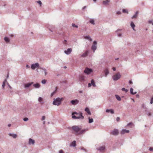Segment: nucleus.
<instances>
[{"label":"nucleus","instance_id":"37998d69","mask_svg":"<svg viewBox=\"0 0 153 153\" xmlns=\"http://www.w3.org/2000/svg\"><path fill=\"white\" fill-rule=\"evenodd\" d=\"M123 13H128V11L127 10H122Z\"/></svg>","mask_w":153,"mask_h":153},{"label":"nucleus","instance_id":"f03ea898","mask_svg":"<svg viewBox=\"0 0 153 153\" xmlns=\"http://www.w3.org/2000/svg\"><path fill=\"white\" fill-rule=\"evenodd\" d=\"M63 100V98L57 97L56 98H54L53 99L52 104L54 105L59 106L61 104Z\"/></svg>","mask_w":153,"mask_h":153},{"label":"nucleus","instance_id":"a19ab883","mask_svg":"<svg viewBox=\"0 0 153 153\" xmlns=\"http://www.w3.org/2000/svg\"><path fill=\"white\" fill-rule=\"evenodd\" d=\"M72 27H75L76 28L78 27V26H77V25H76L74 23L72 24Z\"/></svg>","mask_w":153,"mask_h":153},{"label":"nucleus","instance_id":"bb28decb","mask_svg":"<svg viewBox=\"0 0 153 153\" xmlns=\"http://www.w3.org/2000/svg\"><path fill=\"white\" fill-rule=\"evenodd\" d=\"M89 22L92 25H95V21L94 19H91L89 20Z\"/></svg>","mask_w":153,"mask_h":153},{"label":"nucleus","instance_id":"5fc2aeb1","mask_svg":"<svg viewBox=\"0 0 153 153\" xmlns=\"http://www.w3.org/2000/svg\"><path fill=\"white\" fill-rule=\"evenodd\" d=\"M119 120H120V118L119 117H117V118H116V121L117 122H118L119 121Z\"/></svg>","mask_w":153,"mask_h":153},{"label":"nucleus","instance_id":"9b49d317","mask_svg":"<svg viewBox=\"0 0 153 153\" xmlns=\"http://www.w3.org/2000/svg\"><path fill=\"white\" fill-rule=\"evenodd\" d=\"M35 143V141L33 139H32L31 138H30L28 141V144L30 145H33Z\"/></svg>","mask_w":153,"mask_h":153},{"label":"nucleus","instance_id":"79ce46f5","mask_svg":"<svg viewBox=\"0 0 153 153\" xmlns=\"http://www.w3.org/2000/svg\"><path fill=\"white\" fill-rule=\"evenodd\" d=\"M56 93V91H54L53 92H52V93H51V97H53V96Z\"/></svg>","mask_w":153,"mask_h":153},{"label":"nucleus","instance_id":"8fccbe9b","mask_svg":"<svg viewBox=\"0 0 153 153\" xmlns=\"http://www.w3.org/2000/svg\"><path fill=\"white\" fill-rule=\"evenodd\" d=\"M45 117L44 116H43L42 117V119H41V120L43 121L45 120Z\"/></svg>","mask_w":153,"mask_h":153},{"label":"nucleus","instance_id":"9d476101","mask_svg":"<svg viewBox=\"0 0 153 153\" xmlns=\"http://www.w3.org/2000/svg\"><path fill=\"white\" fill-rule=\"evenodd\" d=\"M118 130L117 129H114L111 132V134L114 136H117L118 134Z\"/></svg>","mask_w":153,"mask_h":153},{"label":"nucleus","instance_id":"a18cd8bd","mask_svg":"<svg viewBox=\"0 0 153 153\" xmlns=\"http://www.w3.org/2000/svg\"><path fill=\"white\" fill-rule=\"evenodd\" d=\"M28 120V119L27 117L24 118L23 119V120L25 121H27Z\"/></svg>","mask_w":153,"mask_h":153},{"label":"nucleus","instance_id":"f3484780","mask_svg":"<svg viewBox=\"0 0 153 153\" xmlns=\"http://www.w3.org/2000/svg\"><path fill=\"white\" fill-rule=\"evenodd\" d=\"M79 80L81 82H84L85 80V76L84 75H80L79 77Z\"/></svg>","mask_w":153,"mask_h":153},{"label":"nucleus","instance_id":"e2e57ef3","mask_svg":"<svg viewBox=\"0 0 153 153\" xmlns=\"http://www.w3.org/2000/svg\"><path fill=\"white\" fill-rule=\"evenodd\" d=\"M112 69H113L114 71H116V68L115 67H113V68H112Z\"/></svg>","mask_w":153,"mask_h":153},{"label":"nucleus","instance_id":"864d4df0","mask_svg":"<svg viewBox=\"0 0 153 153\" xmlns=\"http://www.w3.org/2000/svg\"><path fill=\"white\" fill-rule=\"evenodd\" d=\"M149 150L150 151H153V148L152 147H150L149 149Z\"/></svg>","mask_w":153,"mask_h":153},{"label":"nucleus","instance_id":"6ab92c4d","mask_svg":"<svg viewBox=\"0 0 153 153\" xmlns=\"http://www.w3.org/2000/svg\"><path fill=\"white\" fill-rule=\"evenodd\" d=\"M33 84V82H31L30 83H28L26 84H25L24 85V87L25 88H27Z\"/></svg>","mask_w":153,"mask_h":153},{"label":"nucleus","instance_id":"4be33fe9","mask_svg":"<svg viewBox=\"0 0 153 153\" xmlns=\"http://www.w3.org/2000/svg\"><path fill=\"white\" fill-rule=\"evenodd\" d=\"M40 69L43 70V71H44V74H45V76H46L48 74V73L47 72L46 69L44 68H40Z\"/></svg>","mask_w":153,"mask_h":153},{"label":"nucleus","instance_id":"c756f323","mask_svg":"<svg viewBox=\"0 0 153 153\" xmlns=\"http://www.w3.org/2000/svg\"><path fill=\"white\" fill-rule=\"evenodd\" d=\"M97 150H99L100 151H103L105 149V147L103 146H101L98 149H97Z\"/></svg>","mask_w":153,"mask_h":153},{"label":"nucleus","instance_id":"6e6552de","mask_svg":"<svg viewBox=\"0 0 153 153\" xmlns=\"http://www.w3.org/2000/svg\"><path fill=\"white\" fill-rule=\"evenodd\" d=\"M72 128L74 131L75 132V133H78V131H79L81 130V128H79V127L76 126H74L72 127Z\"/></svg>","mask_w":153,"mask_h":153},{"label":"nucleus","instance_id":"39448f33","mask_svg":"<svg viewBox=\"0 0 153 153\" xmlns=\"http://www.w3.org/2000/svg\"><path fill=\"white\" fill-rule=\"evenodd\" d=\"M97 43L96 41H94L93 42V44L91 47V49L93 50V52L94 53L95 51L97 49Z\"/></svg>","mask_w":153,"mask_h":153},{"label":"nucleus","instance_id":"2f4dec72","mask_svg":"<svg viewBox=\"0 0 153 153\" xmlns=\"http://www.w3.org/2000/svg\"><path fill=\"white\" fill-rule=\"evenodd\" d=\"M88 123H91L93 122V119L92 118H91L90 117H88Z\"/></svg>","mask_w":153,"mask_h":153},{"label":"nucleus","instance_id":"2eb2a0df","mask_svg":"<svg viewBox=\"0 0 153 153\" xmlns=\"http://www.w3.org/2000/svg\"><path fill=\"white\" fill-rule=\"evenodd\" d=\"M129 132V130H127L126 129H123L121 131V134H123L126 133H128Z\"/></svg>","mask_w":153,"mask_h":153},{"label":"nucleus","instance_id":"774afa93","mask_svg":"<svg viewBox=\"0 0 153 153\" xmlns=\"http://www.w3.org/2000/svg\"><path fill=\"white\" fill-rule=\"evenodd\" d=\"M139 97V96L138 94H137L136 95V97L137 98H138Z\"/></svg>","mask_w":153,"mask_h":153},{"label":"nucleus","instance_id":"5701e85b","mask_svg":"<svg viewBox=\"0 0 153 153\" xmlns=\"http://www.w3.org/2000/svg\"><path fill=\"white\" fill-rule=\"evenodd\" d=\"M76 146V141L74 140L71 143V144H70L69 146L70 147H75Z\"/></svg>","mask_w":153,"mask_h":153},{"label":"nucleus","instance_id":"13d9d810","mask_svg":"<svg viewBox=\"0 0 153 153\" xmlns=\"http://www.w3.org/2000/svg\"><path fill=\"white\" fill-rule=\"evenodd\" d=\"M6 82L7 83V79H4V81L3 82V83H4V84H5V83Z\"/></svg>","mask_w":153,"mask_h":153},{"label":"nucleus","instance_id":"7c9ffc66","mask_svg":"<svg viewBox=\"0 0 153 153\" xmlns=\"http://www.w3.org/2000/svg\"><path fill=\"white\" fill-rule=\"evenodd\" d=\"M133 89L132 88H130V93L131 94L133 95H135L136 94H137V92L135 91V92H133Z\"/></svg>","mask_w":153,"mask_h":153},{"label":"nucleus","instance_id":"338daca9","mask_svg":"<svg viewBox=\"0 0 153 153\" xmlns=\"http://www.w3.org/2000/svg\"><path fill=\"white\" fill-rule=\"evenodd\" d=\"M129 84H132V82L131 81H129Z\"/></svg>","mask_w":153,"mask_h":153},{"label":"nucleus","instance_id":"72a5a7b5","mask_svg":"<svg viewBox=\"0 0 153 153\" xmlns=\"http://www.w3.org/2000/svg\"><path fill=\"white\" fill-rule=\"evenodd\" d=\"M4 40L6 43H8L9 42V38L7 37H5L4 38Z\"/></svg>","mask_w":153,"mask_h":153},{"label":"nucleus","instance_id":"aec40b11","mask_svg":"<svg viewBox=\"0 0 153 153\" xmlns=\"http://www.w3.org/2000/svg\"><path fill=\"white\" fill-rule=\"evenodd\" d=\"M38 101L39 102V103L41 104H43V98L41 97H39L38 99Z\"/></svg>","mask_w":153,"mask_h":153},{"label":"nucleus","instance_id":"3c124183","mask_svg":"<svg viewBox=\"0 0 153 153\" xmlns=\"http://www.w3.org/2000/svg\"><path fill=\"white\" fill-rule=\"evenodd\" d=\"M131 125H133V124L131 123H129L127 124V126H129Z\"/></svg>","mask_w":153,"mask_h":153},{"label":"nucleus","instance_id":"ea45409f","mask_svg":"<svg viewBox=\"0 0 153 153\" xmlns=\"http://www.w3.org/2000/svg\"><path fill=\"white\" fill-rule=\"evenodd\" d=\"M122 91H124L126 93L128 91V90L126 89L125 88H122Z\"/></svg>","mask_w":153,"mask_h":153},{"label":"nucleus","instance_id":"412c9836","mask_svg":"<svg viewBox=\"0 0 153 153\" xmlns=\"http://www.w3.org/2000/svg\"><path fill=\"white\" fill-rule=\"evenodd\" d=\"M84 111H85V112L88 114V115H91V113L89 109L88 108H85V109H84Z\"/></svg>","mask_w":153,"mask_h":153},{"label":"nucleus","instance_id":"473e14b6","mask_svg":"<svg viewBox=\"0 0 153 153\" xmlns=\"http://www.w3.org/2000/svg\"><path fill=\"white\" fill-rule=\"evenodd\" d=\"M116 98L117 100L119 101H120L121 100V98H120V96L117 95H115Z\"/></svg>","mask_w":153,"mask_h":153},{"label":"nucleus","instance_id":"1a4fd4ad","mask_svg":"<svg viewBox=\"0 0 153 153\" xmlns=\"http://www.w3.org/2000/svg\"><path fill=\"white\" fill-rule=\"evenodd\" d=\"M89 53V51L88 50L86 51L85 52H84L83 53L80 54V57L82 58L86 57L88 55Z\"/></svg>","mask_w":153,"mask_h":153},{"label":"nucleus","instance_id":"6e6d98bb","mask_svg":"<svg viewBox=\"0 0 153 153\" xmlns=\"http://www.w3.org/2000/svg\"><path fill=\"white\" fill-rule=\"evenodd\" d=\"M67 42V40H64V41L63 42V43H64L65 45H66L67 44H66V42Z\"/></svg>","mask_w":153,"mask_h":153},{"label":"nucleus","instance_id":"f257e3e1","mask_svg":"<svg viewBox=\"0 0 153 153\" xmlns=\"http://www.w3.org/2000/svg\"><path fill=\"white\" fill-rule=\"evenodd\" d=\"M72 118L73 119H83L84 118V117L82 116V114L81 112L78 113L76 112H74L72 113Z\"/></svg>","mask_w":153,"mask_h":153},{"label":"nucleus","instance_id":"de8ad7c7","mask_svg":"<svg viewBox=\"0 0 153 153\" xmlns=\"http://www.w3.org/2000/svg\"><path fill=\"white\" fill-rule=\"evenodd\" d=\"M6 84H7V85L8 86L9 88L10 89H11L12 88V87L9 85V83L8 82L6 83Z\"/></svg>","mask_w":153,"mask_h":153},{"label":"nucleus","instance_id":"a878e982","mask_svg":"<svg viewBox=\"0 0 153 153\" xmlns=\"http://www.w3.org/2000/svg\"><path fill=\"white\" fill-rule=\"evenodd\" d=\"M130 26L131 27V28H132V30H135V25L134 24L133 22H131L130 23Z\"/></svg>","mask_w":153,"mask_h":153},{"label":"nucleus","instance_id":"b1692460","mask_svg":"<svg viewBox=\"0 0 153 153\" xmlns=\"http://www.w3.org/2000/svg\"><path fill=\"white\" fill-rule=\"evenodd\" d=\"M110 1L109 0H105L103 1L102 4L103 5H107L108 4V3Z\"/></svg>","mask_w":153,"mask_h":153},{"label":"nucleus","instance_id":"0eeeda50","mask_svg":"<svg viewBox=\"0 0 153 153\" xmlns=\"http://www.w3.org/2000/svg\"><path fill=\"white\" fill-rule=\"evenodd\" d=\"M92 72V70L91 68H86L84 70V73L86 75H89Z\"/></svg>","mask_w":153,"mask_h":153},{"label":"nucleus","instance_id":"603ef678","mask_svg":"<svg viewBox=\"0 0 153 153\" xmlns=\"http://www.w3.org/2000/svg\"><path fill=\"white\" fill-rule=\"evenodd\" d=\"M5 84V83H3L2 85V87L3 89H4V88Z\"/></svg>","mask_w":153,"mask_h":153},{"label":"nucleus","instance_id":"c03bdc74","mask_svg":"<svg viewBox=\"0 0 153 153\" xmlns=\"http://www.w3.org/2000/svg\"><path fill=\"white\" fill-rule=\"evenodd\" d=\"M153 97L152 96V97L151 99V101H150V104H152L153 103Z\"/></svg>","mask_w":153,"mask_h":153},{"label":"nucleus","instance_id":"cd10ccee","mask_svg":"<svg viewBox=\"0 0 153 153\" xmlns=\"http://www.w3.org/2000/svg\"><path fill=\"white\" fill-rule=\"evenodd\" d=\"M138 12L136 11L135 12L134 15L132 16V17H131V18L134 19L135 18H136L137 17V16L138 15Z\"/></svg>","mask_w":153,"mask_h":153},{"label":"nucleus","instance_id":"4c0bfd02","mask_svg":"<svg viewBox=\"0 0 153 153\" xmlns=\"http://www.w3.org/2000/svg\"><path fill=\"white\" fill-rule=\"evenodd\" d=\"M46 83V80L45 79H43L41 81V83L43 84H45Z\"/></svg>","mask_w":153,"mask_h":153},{"label":"nucleus","instance_id":"ddd939ff","mask_svg":"<svg viewBox=\"0 0 153 153\" xmlns=\"http://www.w3.org/2000/svg\"><path fill=\"white\" fill-rule=\"evenodd\" d=\"M72 50L71 48H68L64 52H65V53L66 54L69 55L71 53Z\"/></svg>","mask_w":153,"mask_h":153},{"label":"nucleus","instance_id":"393cba45","mask_svg":"<svg viewBox=\"0 0 153 153\" xmlns=\"http://www.w3.org/2000/svg\"><path fill=\"white\" fill-rule=\"evenodd\" d=\"M106 113L110 112L111 113V114H114V111L112 109H106Z\"/></svg>","mask_w":153,"mask_h":153},{"label":"nucleus","instance_id":"f8f14e48","mask_svg":"<svg viewBox=\"0 0 153 153\" xmlns=\"http://www.w3.org/2000/svg\"><path fill=\"white\" fill-rule=\"evenodd\" d=\"M91 86H93L94 87H96V84L93 79L91 80V83H89L88 84V87H90Z\"/></svg>","mask_w":153,"mask_h":153},{"label":"nucleus","instance_id":"69168bd1","mask_svg":"<svg viewBox=\"0 0 153 153\" xmlns=\"http://www.w3.org/2000/svg\"><path fill=\"white\" fill-rule=\"evenodd\" d=\"M86 8V6H85L82 8V10H84V9H85Z\"/></svg>","mask_w":153,"mask_h":153},{"label":"nucleus","instance_id":"a211bd4d","mask_svg":"<svg viewBox=\"0 0 153 153\" xmlns=\"http://www.w3.org/2000/svg\"><path fill=\"white\" fill-rule=\"evenodd\" d=\"M104 76L106 77L107 75L109 74V70L108 68H106L104 70Z\"/></svg>","mask_w":153,"mask_h":153},{"label":"nucleus","instance_id":"4d7b16f0","mask_svg":"<svg viewBox=\"0 0 153 153\" xmlns=\"http://www.w3.org/2000/svg\"><path fill=\"white\" fill-rule=\"evenodd\" d=\"M81 149L83 150L85 152H87V151H86V149H85L84 148H81Z\"/></svg>","mask_w":153,"mask_h":153},{"label":"nucleus","instance_id":"dca6fc26","mask_svg":"<svg viewBox=\"0 0 153 153\" xmlns=\"http://www.w3.org/2000/svg\"><path fill=\"white\" fill-rule=\"evenodd\" d=\"M8 135H9V136L13 138H16L17 137V134H16L9 133V134H8Z\"/></svg>","mask_w":153,"mask_h":153},{"label":"nucleus","instance_id":"c85d7f7f","mask_svg":"<svg viewBox=\"0 0 153 153\" xmlns=\"http://www.w3.org/2000/svg\"><path fill=\"white\" fill-rule=\"evenodd\" d=\"M33 86L34 87L36 88H39L40 87L39 84L38 83H35L33 85Z\"/></svg>","mask_w":153,"mask_h":153},{"label":"nucleus","instance_id":"0e129e2a","mask_svg":"<svg viewBox=\"0 0 153 153\" xmlns=\"http://www.w3.org/2000/svg\"><path fill=\"white\" fill-rule=\"evenodd\" d=\"M79 93L80 94H82V90H80L79 91Z\"/></svg>","mask_w":153,"mask_h":153},{"label":"nucleus","instance_id":"680f3d73","mask_svg":"<svg viewBox=\"0 0 153 153\" xmlns=\"http://www.w3.org/2000/svg\"><path fill=\"white\" fill-rule=\"evenodd\" d=\"M26 67L27 68H30V66L29 65H26Z\"/></svg>","mask_w":153,"mask_h":153},{"label":"nucleus","instance_id":"7ed1b4c3","mask_svg":"<svg viewBox=\"0 0 153 153\" xmlns=\"http://www.w3.org/2000/svg\"><path fill=\"white\" fill-rule=\"evenodd\" d=\"M120 73L118 72L112 76V79L114 81H117L120 79Z\"/></svg>","mask_w":153,"mask_h":153},{"label":"nucleus","instance_id":"09e8293b","mask_svg":"<svg viewBox=\"0 0 153 153\" xmlns=\"http://www.w3.org/2000/svg\"><path fill=\"white\" fill-rule=\"evenodd\" d=\"M117 37H121L122 36V34L121 33H119L118 34H117Z\"/></svg>","mask_w":153,"mask_h":153},{"label":"nucleus","instance_id":"58836bf2","mask_svg":"<svg viewBox=\"0 0 153 153\" xmlns=\"http://www.w3.org/2000/svg\"><path fill=\"white\" fill-rule=\"evenodd\" d=\"M116 13L117 15H120V14H121V12L120 11V10H117V11H116Z\"/></svg>","mask_w":153,"mask_h":153},{"label":"nucleus","instance_id":"e433bc0d","mask_svg":"<svg viewBox=\"0 0 153 153\" xmlns=\"http://www.w3.org/2000/svg\"><path fill=\"white\" fill-rule=\"evenodd\" d=\"M36 2H37V3L39 4L40 6H41L42 5V2L40 0L36 1Z\"/></svg>","mask_w":153,"mask_h":153},{"label":"nucleus","instance_id":"f704fd0d","mask_svg":"<svg viewBox=\"0 0 153 153\" xmlns=\"http://www.w3.org/2000/svg\"><path fill=\"white\" fill-rule=\"evenodd\" d=\"M85 38L90 41H92V39H91V38L89 36H85Z\"/></svg>","mask_w":153,"mask_h":153},{"label":"nucleus","instance_id":"49530a36","mask_svg":"<svg viewBox=\"0 0 153 153\" xmlns=\"http://www.w3.org/2000/svg\"><path fill=\"white\" fill-rule=\"evenodd\" d=\"M146 115H148L149 117H150L151 116V113L150 112H148L146 114Z\"/></svg>","mask_w":153,"mask_h":153},{"label":"nucleus","instance_id":"423d86ee","mask_svg":"<svg viewBox=\"0 0 153 153\" xmlns=\"http://www.w3.org/2000/svg\"><path fill=\"white\" fill-rule=\"evenodd\" d=\"M88 128L83 129L82 130H80V131H78V132H76V135H79V134H83L85 133L86 131H88Z\"/></svg>","mask_w":153,"mask_h":153},{"label":"nucleus","instance_id":"bf43d9fd","mask_svg":"<svg viewBox=\"0 0 153 153\" xmlns=\"http://www.w3.org/2000/svg\"><path fill=\"white\" fill-rule=\"evenodd\" d=\"M148 22H149V23H153L152 21V20H150L149 21H148Z\"/></svg>","mask_w":153,"mask_h":153},{"label":"nucleus","instance_id":"4468645a","mask_svg":"<svg viewBox=\"0 0 153 153\" xmlns=\"http://www.w3.org/2000/svg\"><path fill=\"white\" fill-rule=\"evenodd\" d=\"M79 102V101H78L77 100H72L70 101V102H71L72 104L73 105H76L77 104H78V102Z\"/></svg>","mask_w":153,"mask_h":153},{"label":"nucleus","instance_id":"052dcab7","mask_svg":"<svg viewBox=\"0 0 153 153\" xmlns=\"http://www.w3.org/2000/svg\"><path fill=\"white\" fill-rule=\"evenodd\" d=\"M59 153H63V151L62 150H60L59 151Z\"/></svg>","mask_w":153,"mask_h":153},{"label":"nucleus","instance_id":"c9c22d12","mask_svg":"<svg viewBox=\"0 0 153 153\" xmlns=\"http://www.w3.org/2000/svg\"><path fill=\"white\" fill-rule=\"evenodd\" d=\"M121 31V29H117V30L116 31V33L117 35L118 34L121 33H120Z\"/></svg>","mask_w":153,"mask_h":153},{"label":"nucleus","instance_id":"20e7f679","mask_svg":"<svg viewBox=\"0 0 153 153\" xmlns=\"http://www.w3.org/2000/svg\"><path fill=\"white\" fill-rule=\"evenodd\" d=\"M39 63L36 62V63H33L31 65L30 68L32 70H34L36 69H38L41 68L39 67Z\"/></svg>","mask_w":153,"mask_h":153}]
</instances>
